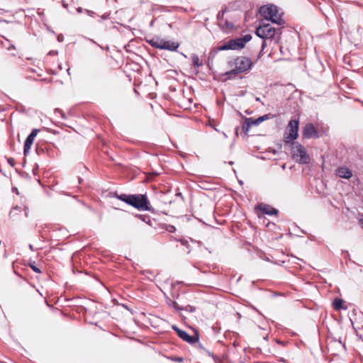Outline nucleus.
<instances>
[{
	"instance_id": "13",
	"label": "nucleus",
	"mask_w": 363,
	"mask_h": 363,
	"mask_svg": "<svg viewBox=\"0 0 363 363\" xmlns=\"http://www.w3.org/2000/svg\"><path fill=\"white\" fill-rule=\"evenodd\" d=\"M221 29L225 32L230 31L233 28V24L232 23L228 22L226 20L220 21L218 23Z\"/></svg>"
},
{
	"instance_id": "25",
	"label": "nucleus",
	"mask_w": 363,
	"mask_h": 363,
	"mask_svg": "<svg viewBox=\"0 0 363 363\" xmlns=\"http://www.w3.org/2000/svg\"><path fill=\"white\" fill-rule=\"evenodd\" d=\"M84 11H85L87 15H89V16L94 17V16H96V13L92 11H89V10H86V9H85Z\"/></svg>"
},
{
	"instance_id": "10",
	"label": "nucleus",
	"mask_w": 363,
	"mask_h": 363,
	"mask_svg": "<svg viewBox=\"0 0 363 363\" xmlns=\"http://www.w3.org/2000/svg\"><path fill=\"white\" fill-rule=\"evenodd\" d=\"M303 137L307 139L310 138H318L319 134L315 126L309 123H307L303 128L302 130Z\"/></svg>"
},
{
	"instance_id": "6",
	"label": "nucleus",
	"mask_w": 363,
	"mask_h": 363,
	"mask_svg": "<svg viewBox=\"0 0 363 363\" xmlns=\"http://www.w3.org/2000/svg\"><path fill=\"white\" fill-rule=\"evenodd\" d=\"M292 157L296 162L300 164H308L311 158L304 146L299 143H296L292 147Z\"/></svg>"
},
{
	"instance_id": "14",
	"label": "nucleus",
	"mask_w": 363,
	"mask_h": 363,
	"mask_svg": "<svg viewBox=\"0 0 363 363\" xmlns=\"http://www.w3.org/2000/svg\"><path fill=\"white\" fill-rule=\"evenodd\" d=\"M34 139L28 136L24 142L23 153L27 155L30 151L31 145H33Z\"/></svg>"
},
{
	"instance_id": "24",
	"label": "nucleus",
	"mask_w": 363,
	"mask_h": 363,
	"mask_svg": "<svg viewBox=\"0 0 363 363\" xmlns=\"http://www.w3.org/2000/svg\"><path fill=\"white\" fill-rule=\"evenodd\" d=\"M38 133V129H33L31 133L29 134L28 136H30V138H33V139H35V138L36 137Z\"/></svg>"
},
{
	"instance_id": "2",
	"label": "nucleus",
	"mask_w": 363,
	"mask_h": 363,
	"mask_svg": "<svg viewBox=\"0 0 363 363\" xmlns=\"http://www.w3.org/2000/svg\"><path fill=\"white\" fill-rule=\"evenodd\" d=\"M117 199L139 211H152V207L146 194H125L116 196Z\"/></svg>"
},
{
	"instance_id": "16",
	"label": "nucleus",
	"mask_w": 363,
	"mask_h": 363,
	"mask_svg": "<svg viewBox=\"0 0 363 363\" xmlns=\"http://www.w3.org/2000/svg\"><path fill=\"white\" fill-rule=\"evenodd\" d=\"M191 60L194 67H199L202 65V63L199 61V57L197 55L193 54L191 55Z\"/></svg>"
},
{
	"instance_id": "4",
	"label": "nucleus",
	"mask_w": 363,
	"mask_h": 363,
	"mask_svg": "<svg viewBox=\"0 0 363 363\" xmlns=\"http://www.w3.org/2000/svg\"><path fill=\"white\" fill-rule=\"evenodd\" d=\"M147 42L151 46L160 50L176 51L179 47V44L177 42L167 40L159 37H154L148 40Z\"/></svg>"
},
{
	"instance_id": "19",
	"label": "nucleus",
	"mask_w": 363,
	"mask_h": 363,
	"mask_svg": "<svg viewBox=\"0 0 363 363\" xmlns=\"http://www.w3.org/2000/svg\"><path fill=\"white\" fill-rule=\"evenodd\" d=\"M28 266L36 273H41V270L35 265V262H30Z\"/></svg>"
},
{
	"instance_id": "31",
	"label": "nucleus",
	"mask_w": 363,
	"mask_h": 363,
	"mask_svg": "<svg viewBox=\"0 0 363 363\" xmlns=\"http://www.w3.org/2000/svg\"><path fill=\"white\" fill-rule=\"evenodd\" d=\"M360 223L362 225V227L363 228V216L362 217V218L360 219Z\"/></svg>"
},
{
	"instance_id": "26",
	"label": "nucleus",
	"mask_w": 363,
	"mask_h": 363,
	"mask_svg": "<svg viewBox=\"0 0 363 363\" xmlns=\"http://www.w3.org/2000/svg\"><path fill=\"white\" fill-rule=\"evenodd\" d=\"M260 118H262V122L264 121L265 120L268 119L269 118V116L268 115H264L262 116H260L259 117Z\"/></svg>"
},
{
	"instance_id": "34",
	"label": "nucleus",
	"mask_w": 363,
	"mask_h": 363,
	"mask_svg": "<svg viewBox=\"0 0 363 363\" xmlns=\"http://www.w3.org/2000/svg\"><path fill=\"white\" fill-rule=\"evenodd\" d=\"M199 347L203 349V346L201 345V344L199 343Z\"/></svg>"
},
{
	"instance_id": "12",
	"label": "nucleus",
	"mask_w": 363,
	"mask_h": 363,
	"mask_svg": "<svg viewBox=\"0 0 363 363\" xmlns=\"http://www.w3.org/2000/svg\"><path fill=\"white\" fill-rule=\"evenodd\" d=\"M257 208L260 210V211L267 215L272 216L278 213V211L276 208L267 204L261 203L257 206Z\"/></svg>"
},
{
	"instance_id": "3",
	"label": "nucleus",
	"mask_w": 363,
	"mask_h": 363,
	"mask_svg": "<svg viewBox=\"0 0 363 363\" xmlns=\"http://www.w3.org/2000/svg\"><path fill=\"white\" fill-rule=\"evenodd\" d=\"M259 13L265 20L270 21L272 23L279 26L284 23L281 15L279 13V9L273 4L261 6Z\"/></svg>"
},
{
	"instance_id": "32",
	"label": "nucleus",
	"mask_w": 363,
	"mask_h": 363,
	"mask_svg": "<svg viewBox=\"0 0 363 363\" xmlns=\"http://www.w3.org/2000/svg\"><path fill=\"white\" fill-rule=\"evenodd\" d=\"M17 209H18V208H13L12 211H11V212H10V216H11V214L13 213V211H14V210H17Z\"/></svg>"
},
{
	"instance_id": "22",
	"label": "nucleus",
	"mask_w": 363,
	"mask_h": 363,
	"mask_svg": "<svg viewBox=\"0 0 363 363\" xmlns=\"http://www.w3.org/2000/svg\"><path fill=\"white\" fill-rule=\"evenodd\" d=\"M225 11L222 10L218 13L217 18L218 21V23L220 22V21H223V15H224Z\"/></svg>"
},
{
	"instance_id": "18",
	"label": "nucleus",
	"mask_w": 363,
	"mask_h": 363,
	"mask_svg": "<svg viewBox=\"0 0 363 363\" xmlns=\"http://www.w3.org/2000/svg\"><path fill=\"white\" fill-rule=\"evenodd\" d=\"M167 303L169 306L173 307L178 311L184 310V308L180 307L175 301L169 300Z\"/></svg>"
},
{
	"instance_id": "28",
	"label": "nucleus",
	"mask_w": 363,
	"mask_h": 363,
	"mask_svg": "<svg viewBox=\"0 0 363 363\" xmlns=\"http://www.w3.org/2000/svg\"><path fill=\"white\" fill-rule=\"evenodd\" d=\"M265 47H266V41H265V40H264V41L262 42V50H263Z\"/></svg>"
},
{
	"instance_id": "27",
	"label": "nucleus",
	"mask_w": 363,
	"mask_h": 363,
	"mask_svg": "<svg viewBox=\"0 0 363 363\" xmlns=\"http://www.w3.org/2000/svg\"><path fill=\"white\" fill-rule=\"evenodd\" d=\"M175 230H176V229H175V227H174V226H173V225L169 226V232H174V231H175Z\"/></svg>"
},
{
	"instance_id": "9",
	"label": "nucleus",
	"mask_w": 363,
	"mask_h": 363,
	"mask_svg": "<svg viewBox=\"0 0 363 363\" xmlns=\"http://www.w3.org/2000/svg\"><path fill=\"white\" fill-rule=\"evenodd\" d=\"M298 120L291 119L286 127V139L287 142L297 138L298 133Z\"/></svg>"
},
{
	"instance_id": "21",
	"label": "nucleus",
	"mask_w": 363,
	"mask_h": 363,
	"mask_svg": "<svg viewBox=\"0 0 363 363\" xmlns=\"http://www.w3.org/2000/svg\"><path fill=\"white\" fill-rule=\"evenodd\" d=\"M184 310L190 313H194L196 311V307L191 305H187L185 308H184Z\"/></svg>"
},
{
	"instance_id": "8",
	"label": "nucleus",
	"mask_w": 363,
	"mask_h": 363,
	"mask_svg": "<svg viewBox=\"0 0 363 363\" xmlns=\"http://www.w3.org/2000/svg\"><path fill=\"white\" fill-rule=\"evenodd\" d=\"M172 328L177 333L178 336L183 340L184 341L189 343L194 344L197 342L199 340V335L197 331H196L195 335H190L186 331L179 329L177 325H174L172 326Z\"/></svg>"
},
{
	"instance_id": "5",
	"label": "nucleus",
	"mask_w": 363,
	"mask_h": 363,
	"mask_svg": "<svg viewBox=\"0 0 363 363\" xmlns=\"http://www.w3.org/2000/svg\"><path fill=\"white\" fill-rule=\"evenodd\" d=\"M252 39L250 34L245 35L242 38L232 39L224 43L222 46L219 47V50H239L245 47V44Z\"/></svg>"
},
{
	"instance_id": "33",
	"label": "nucleus",
	"mask_w": 363,
	"mask_h": 363,
	"mask_svg": "<svg viewBox=\"0 0 363 363\" xmlns=\"http://www.w3.org/2000/svg\"><path fill=\"white\" fill-rule=\"evenodd\" d=\"M281 168L284 169L286 168V164H282Z\"/></svg>"
},
{
	"instance_id": "29",
	"label": "nucleus",
	"mask_w": 363,
	"mask_h": 363,
	"mask_svg": "<svg viewBox=\"0 0 363 363\" xmlns=\"http://www.w3.org/2000/svg\"><path fill=\"white\" fill-rule=\"evenodd\" d=\"M77 12L79 13H81L82 12V9L81 7H79L77 9Z\"/></svg>"
},
{
	"instance_id": "1",
	"label": "nucleus",
	"mask_w": 363,
	"mask_h": 363,
	"mask_svg": "<svg viewBox=\"0 0 363 363\" xmlns=\"http://www.w3.org/2000/svg\"><path fill=\"white\" fill-rule=\"evenodd\" d=\"M253 62L250 58L245 56H238L228 62V66L230 70L225 72L227 79H231L234 76L248 72L251 69Z\"/></svg>"
},
{
	"instance_id": "35",
	"label": "nucleus",
	"mask_w": 363,
	"mask_h": 363,
	"mask_svg": "<svg viewBox=\"0 0 363 363\" xmlns=\"http://www.w3.org/2000/svg\"><path fill=\"white\" fill-rule=\"evenodd\" d=\"M11 48H14V46H13V45H12V46H11L9 49L10 50V49H11Z\"/></svg>"
},
{
	"instance_id": "36",
	"label": "nucleus",
	"mask_w": 363,
	"mask_h": 363,
	"mask_svg": "<svg viewBox=\"0 0 363 363\" xmlns=\"http://www.w3.org/2000/svg\"><path fill=\"white\" fill-rule=\"evenodd\" d=\"M177 195H178L179 196H182V194H181V193H179V194H177Z\"/></svg>"
},
{
	"instance_id": "20",
	"label": "nucleus",
	"mask_w": 363,
	"mask_h": 363,
	"mask_svg": "<svg viewBox=\"0 0 363 363\" xmlns=\"http://www.w3.org/2000/svg\"><path fill=\"white\" fill-rule=\"evenodd\" d=\"M250 118L252 125H258L262 122V118H260L259 117L257 119H253L252 118Z\"/></svg>"
},
{
	"instance_id": "30",
	"label": "nucleus",
	"mask_w": 363,
	"mask_h": 363,
	"mask_svg": "<svg viewBox=\"0 0 363 363\" xmlns=\"http://www.w3.org/2000/svg\"><path fill=\"white\" fill-rule=\"evenodd\" d=\"M139 217H140V218H142L143 221L146 222V219H145V218L144 216H140Z\"/></svg>"
},
{
	"instance_id": "23",
	"label": "nucleus",
	"mask_w": 363,
	"mask_h": 363,
	"mask_svg": "<svg viewBox=\"0 0 363 363\" xmlns=\"http://www.w3.org/2000/svg\"><path fill=\"white\" fill-rule=\"evenodd\" d=\"M38 133V129H33L31 133L29 134L28 136H30V138H33V139H35V138L36 137Z\"/></svg>"
},
{
	"instance_id": "17",
	"label": "nucleus",
	"mask_w": 363,
	"mask_h": 363,
	"mask_svg": "<svg viewBox=\"0 0 363 363\" xmlns=\"http://www.w3.org/2000/svg\"><path fill=\"white\" fill-rule=\"evenodd\" d=\"M251 126H252V124H251V122H250V118H247L245 120V123H244V124L242 125V130L245 133H247L249 131V130H250Z\"/></svg>"
},
{
	"instance_id": "15",
	"label": "nucleus",
	"mask_w": 363,
	"mask_h": 363,
	"mask_svg": "<svg viewBox=\"0 0 363 363\" xmlns=\"http://www.w3.org/2000/svg\"><path fill=\"white\" fill-rule=\"evenodd\" d=\"M343 300L342 298H336L334 299L333 302V307L335 309V310H340L342 308H343Z\"/></svg>"
},
{
	"instance_id": "7",
	"label": "nucleus",
	"mask_w": 363,
	"mask_h": 363,
	"mask_svg": "<svg viewBox=\"0 0 363 363\" xmlns=\"http://www.w3.org/2000/svg\"><path fill=\"white\" fill-rule=\"evenodd\" d=\"M277 31L278 30L272 27L269 23H262L256 28L255 33L259 38L268 40L273 38Z\"/></svg>"
},
{
	"instance_id": "11",
	"label": "nucleus",
	"mask_w": 363,
	"mask_h": 363,
	"mask_svg": "<svg viewBox=\"0 0 363 363\" xmlns=\"http://www.w3.org/2000/svg\"><path fill=\"white\" fill-rule=\"evenodd\" d=\"M336 174L338 177L349 179L352 177V171L347 167H340L336 169Z\"/></svg>"
}]
</instances>
